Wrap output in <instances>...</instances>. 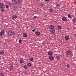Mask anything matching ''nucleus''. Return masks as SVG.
<instances>
[{"label":"nucleus","instance_id":"f257e3e1","mask_svg":"<svg viewBox=\"0 0 76 76\" xmlns=\"http://www.w3.org/2000/svg\"><path fill=\"white\" fill-rule=\"evenodd\" d=\"M66 53L67 54V55L70 56L72 54V52L71 50H67L66 51Z\"/></svg>","mask_w":76,"mask_h":76},{"label":"nucleus","instance_id":"f03ea898","mask_svg":"<svg viewBox=\"0 0 76 76\" xmlns=\"http://www.w3.org/2000/svg\"><path fill=\"white\" fill-rule=\"evenodd\" d=\"M13 34V31H10L8 33V34L9 36H12Z\"/></svg>","mask_w":76,"mask_h":76},{"label":"nucleus","instance_id":"7ed1b4c3","mask_svg":"<svg viewBox=\"0 0 76 76\" xmlns=\"http://www.w3.org/2000/svg\"><path fill=\"white\" fill-rule=\"evenodd\" d=\"M50 32L51 34H53L55 33V32H56V31L55 30V29H51Z\"/></svg>","mask_w":76,"mask_h":76},{"label":"nucleus","instance_id":"20e7f679","mask_svg":"<svg viewBox=\"0 0 76 76\" xmlns=\"http://www.w3.org/2000/svg\"><path fill=\"white\" fill-rule=\"evenodd\" d=\"M49 58L51 61H53V60H54V58L53 56H49Z\"/></svg>","mask_w":76,"mask_h":76},{"label":"nucleus","instance_id":"39448f33","mask_svg":"<svg viewBox=\"0 0 76 76\" xmlns=\"http://www.w3.org/2000/svg\"><path fill=\"white\" fill-rule=\"evenodd\" d=\"M4 4L0 2V8H3L4 7Z\"/></svg>","mask_w":76,"mask_h":76},{"label":"nucleus","instance_id":"423d86ee","mask_svg":"<svg viewBox=\"0 0 76 76\" xmlns=\"http://www.w3.org/2000/svg\"><path fill=\"white\" fill-rule=\"evenodd\" d=\"M12 3L13 4H17V1L16 0H12Z\"/></svg>","mask_w":76,"mask_h":76},{"label":"nucleus","instance_id":"0eeeda50","mask_svg":"<svg viewBox=\"0 0 76 76\" xmlns=\"http://www.w3.org/2000/svg\"><path fill=\"white\" fill-rule=\"evenodd\" d=\"M65 40H66V41H68V40H69V37L67 36H66L64 38Z\"/></svg>","mask_w":76,"mask_h":76},{"label":"nucleus","instance_id":"6e6552de","mask_svg":"<svg viewBox=\"0 0 76 76\" xmlns=\"http://www.w3.org/2000/svg\"><path fill=\"white\" fill-rule=\"evenodd\" d=\"M62 20L63 21H66L67 20V18L65 17H63L62 18Z\"/></svg>","mask_w":76,"mask_h":76},{"label":"nucleus","instance_id":"1a4fd4ad","mask_svg":"<svg viewBox=\"0 0 76 76\" xmlns=\"http://www.w3.org/2000/svg\"><path fill=\"white\" fill-rule=\"evenodd\" d=\"M72 21L73 23H75L76 22V18L74 17V18L72 19Z\"/></svg>","mask_w":76,"mask_h":76},{"label":"nucleus","instance_id":"9d476101","mask_svg":"<svg viewBox=\"0 0 76 76\" xmlns=\"http://www.w3.org/2000/svg\"><path fill=\"white\" fill-rule=\"evenodd\" d=\"M17 9H18L17 7H13L12 10L13 11H16V10H17Z\"/></svg>","mask_w":76,"mask_h":76},{"label":"nucleus","instance_id":"9b49d317","mask_svg":"<svg viewBox=\"0 0 76 76\" xmlns=\"http://www.w3.org/2000/svg\"><path fill=\"white\" fill-rule=\"evenodd\" d=\"M49 28L50 29H54V26L53 25H50V26Z\"/></svg>","mask_w":76,"mask_h":76},{"label":"nucleus","instance_id":"f8f14e48","mask_svg":"<svg viewBox=\"0 0 76 76\" xmlns=\"http://www.w3.org/2000/svg\"><path fill=\"white\" fill-rule=\"evenodd\" d=\"M53 52L51 51H49L48 52V54L49 56H52L53 55Z\"/></svg>","mask_w":76,"mask_h":76},{"label":"nucleus","instance_id":"ddd939ff","mask_svg":"<svg viewBox=\"0 0 76 76\" xmlns=\"http://www.w3.org/2000/svg\"><path fill=\"white\" fill-rule=\"evenodd\" d=\"M20 63H24V61L22 59H20Z\"/></svg>","mask_w":76,"mask_h":76},{"label":"nucleus","instance_id":"4468645a","mask_svg":"<svg viewBox=\"0 0 76 76\" xmlns=\"http://www.w3.org/2000/svg\"><path fill=\"white\" fill-rule=\"evenodd\" d=\"M36 35H37V36H39L40 35V32H39L37 31L36 33Z\"/></svg>","mask_w":76,"mask_h":76},{"label":"nucleus","instance_id":"2eb2a0df","mask_svg":"<svg viewBox=\"0 0 76 76\" xmlns=\"http://www.w3.org/2000/svg\"><path fill=\"white\" fill-rule=\"evenodd\" d=\"M27 66L29 67H31L32 66V64H31V63H28L27 64Z\"/></svg>","mask_w":76,"mask_h":76},{"label":"nucleus","instance_id":"dca6fc26","mask_svg":"<svg viewBox=\"0 0 76 76\" xmlns=\"http://www.w3.org/2000/svg\"><path fill=\"white\" fill-rule=\"evenodd\" d=\"M27 36H28V35L26 33H24L23 34V37H25V38H26V37H27Z\"/></svg>","mask_w":76,"mask_h":76},{"label":"nucleus","instance_id":"f3484780","mask_svg":"<svg viewBox=\"0 0 76 76\" xmlns=\"http://www.w3.org/2000/svg\"><path fill=\"white\" fill-rule=\"evenodd\" d=\"M12 18L13 19H15L17 18V16L15 15H14L12 17Z\"/></svg>","mask_w":76,"mask_h":76},{"label":"nucleus","instance_id":"a211bd4d","mask_svg":"<svg viewBox=\"0 0 76 76\" xmlns=\"http://www.w3.org/2000/svg\"><path fill=\"white\" fill-rule=\"evenodd\" d=\"M0 54L2 55H3L4 54V51L2 50L0 52Z\"/></svg>","mask_w":76,"mask_h":76},{"label":"nucleus","instance_id":"6ab92c4d","mask_svg":"<svg viewBox=\"0 0 76 76\" xmlns=\"http://www.w3.org/2000/svg\"><path fill=\"white\" fill-rule=\"evenodd\" d=\"M49 10L50 12H53V11H54V10L53 9H49Z\"/></svg>","mask_w":76,"mask_h":76},{"label":"nucleus","instance_id":"aec40b11","mask_svg":"<svg viewBox=\"0 0 76 76\" xmlns=\"http://www.w3.org/2000/svg\"><path fill=\"white\" fill-rule=\"evenodd\" d=\"M5 32V31L4 30H2L1 31V33L2 34H4Z\"/></svg>","mask_w":76,"mask_h":76},{"label":"nucleus","instance_id":"412c9836","mask_svg":"<svg viewBox=\"0 0 76 76\" xmlns=\"http://www.w3.org/2000/svg\"><path fill=\"white\" fill-rule=\"evenodd\" d=\"M10 69H13V65H11V66H10Z\"/></svg>","mask_w":76,"mask_h":76},{"label":"nucleus","instance_id":"4be33fe9","mask_svg":"<svg viewBox=\"0 0 76 76\" xmlns=\"http://www.w3.org/2000/svg\"><path fill=\"white\" fill-rule=\"evenodd\" d=\"M23 68L25 69H28V67L26 65H24L23 66Z\"/></svg>","mask_w":76,"mask_h":76},{"label":"nucleus","instance_id":"5701e85b","mask_svg":"<svg viewBox=\"0 0 76 76\" xmlns=\"http://www.w3.org/2000/svg\"><path fill=\"white\" fill-rule=\"evenodd\" d=\"M68 16L69 18H72V16L70 14H68Z\"/></svg>","mask_w":76,"mask_h":76},{"label":"nucleus","instance_id":"b1692460","mask_svg":"<svg viewBox=\"0 0 76 76\" xmlns=\"http://www.w3.org/2000/svg\"><path fill=\"white\" fill-rule=\"evenodd\" d=\"M34 59H33V58H29V61H32Z\"/></svg>","mask_w":76,"mask_h":76},{"label":"nucleus","instance_id":"393cba45","mask_svg":"<svg viewBox=\"0 0 76 76\" xmlns=\"http://www.w3.org/2000/svg\"><path fill=\"white\" fill-rule=\"evenodd\" d=\"M56 7H60V5H59V4H57L56 5Z\"/></svg>","mask_w":76,"mask_h":76},{"label":"nucleus","instance_id":"a878e982","mask_svg":"<svg viewBox=\"0 0 76 76\" xmlns=\"http://www.w3.org/2000/svg\"><path fill=\"white\" fill-rule=\"evenodd\" d=\"M5 6L6 7V9H8L9 7V6H8L7 5H6Z\"/></svg>","mask_w":76,"mask_h":76},{"label":"nucleus","instance_id":"bb28decb","mask_svg":"<svg viewBox=\"0 0 76 76\" xmlns=\"http://www.w3.org/2000/svg\"><path fill=\"white\" fill-rule=\"evenodd\" d=\"M4 9L3 8H1V12H4Z\"/></svg>","mask_w":76,"mask_h":76},{"label":"nucleus","instance_id":"cd10ccee","mask_svg":"<svg viewBox=\"0 0 76 76\" xmlns=\"http://www.w3.org/2000/svg\"><path fill=\"white\" fill-rule=\"evenodd\" d=\"M18 42L19 43H21V42H22V40H21V39H20L18 41Z\"/></svg>","mask_w":76,"mask_h":76},{"label":"nucleus","instance_id":"c85d7f7f","mask_svg":"<svg viewBox=\"0 0 76 76\" xmlns=\"http://www.w3.org/2000/svg\"><path fill=\"white\" fill-rule=\"evenodd\" d=\"M56 58H57V59H58L60 58V57H59V56H56Z\"/></svg>","mask_w":76,"mask_h":76},{"label":"nucleus","instance_id":"c756f323","mask_svg":"<svg viewBox=\"0 0 76 76\" xmlns=\"http://www.w3.org/2000/svg\"><path fill=\"white\" fill-rule=\"evenodd\" d=\"M58 29H60L61 28V26H59L58 27Z\"/></svg>","mask_w":76,"mask_h":76},{"label":"nucleus","instance_id":"7c9ffc66","mask_svg":"<svg viewBox=\"0 0 76 76\" xmlns=\"http://www.w3.org/2000/svg\"><path fill=\"white\" fill-rule=\"evenodd\" d=\"M66 67H68V68L70 67V65H69V64H67L66 65Z\"/></svg>","mask_w":76,"mask_h":76},{"label":"nucleus","instance_id":"2f4dec72","mask_svg":"<svg viewBox=\"0 0 76 76\" xmlns=\"http://www.w3.org/2000/svg\"><path fill=\"white\" fill-rule=\"evenodd\" d=\"M37 18H38V17L36 16H34L33 17V18H34V19H36Z\"/></svg>","mask_w":76,"mask_h":76},{"label":"nucleus","instance_id":"473e14b6","mask_svg":"<svg viewBox=\"0 0 76 76\" xmlns=\"http://www.w3.org/2000/svg\"><path fill=\"white\" fill-rule=\"evenodd\" d=\"M2 36V33H1L0 32V37H1Z\"/></svg>","mask_w":76,"mask_h":76},{"label":"nucleus","instance_id":"72a5a7b5","mask_svg":"<svg viewBox=\"0 0 76 76\" xmlns=\"http://www.w3.org/2000/svg\"><path fill=\"white\" fill-rule=\"evenodd\" d=\"M32 32H35V29H34L33 30H32Z\"/></svg>","mask_w":76,"mask_h":76},{"label":"nucleus","instance_id":"f704fd0d","mask_svg":"<svg viewBox=\"0 0 76 76\" xmlns=\"http://www.w3.org/2000/svg\"><path fill=\"white\" fill-rule=\"evenodd\" d=\"M18 2V3H20V0H17Z\"/></svg>","mask_w":76,"mask_h":76},{"label":"nucleus","instance_id":"c9c22d12","mask_svg":"<svg viewBox=\"0 0 76 76\" xmlns=\"http://www.w3.org/2000/svg\"><path fill=\"white\" fill-rule=\"evenodd\" d=\"M45 1H49V0H44Z\"/></svg>","mask_w":76,"mask_h":76},{"label":"nucleus","instance_id":"e433bc0d","mask_svg":"<svg viewBox=\"0 0 76 76\" xmlns=\"http://www.w3.org/2000/svg\"><path fill=\"white\" fill-rule=\"evenodd\" d=\"M2 75L3 74H2L0 73V76H2Z\"/></svg>","mask_w":76,"mask_h":76},{"label":"nucleus","instance_id":"4c0bfd02","mask_svg":"<svg viewBox=\"0 0 76 76\" xmlns=\"http://www.w3.org/2000/svg\"><path fill=\"white\" fill-rule=\"evenodd\" d=\"M40 5H41V6H43V5H44V4H43L41 3V4H40Z\"/></svg>","mask_w":76,"mask_h":76},{"label":"nucleus","instance_id":"58836bf2","mask_svg":"<svg viewBox=\"0 0 76 76\" xmlns=\"http://www.w3.org/2000/svg\"><path fill=\"white\" fill-rule=\"evenodd\" d=\"M24 73H25V74H26V71H24Z\"/></svg>","mask_w":76,"mask_h":76},{"label":"nucleus","instance_id":"ea45409f","mask_svg":"<svg viewBox=\"0 0 76 76\" xmlns=\"http://www.w3.org/2000/svg\"><path fill=\"white\" fill-rule=\"evenodd\" d=\"M74 36L75 37H76V34H74Z\"/></svg>","mask_w":76,"mask_h":76},{"label":"nucleus","instance_id":"a19ab883","mask_svg":"<svg viewBox=\"0 0 76 76\" xmlns=\"http://www.w3.org/2000/svg\"><path fill=\"white\" fill-rule=\"evenodd\" d=\"M67 29L68 30H69V28H67Z\"/></svg>","mask_w":76,"mask_h":76},{"label":"nucleus","instance_id":"79ce46f5","mask_svg":"<svg viewBox=\"0 0 76 76\" xmlns=\"http://www.w3.org/2000/svg\"><path fill=\"white\" fill-rule=\"evenodd\" d=\"M75 50H76V46H75Z\"/></svg>","mask_w":76,"mask_h":76},{"label":"nucleus","instance_id":"37998d69","mask_svg":"<svg viewBox=\"0 0 76 76\" xmlns=\"http://www.w3.org/2000/svg\"><path fill=\"white\" fill-rule=\"evenodd\" d=\"M75 15H76V12H75Z\"/></svg>","mask_w":76,"mask_h":76},{"label":"nucleus","instance_id":"c03bdc74","mask_svg":"<svg viewBox=\"0 0 76 76\" xmlns=\"http://www.w3.org/2000/svg\"><path fill=\"white\" fill-rule=\"evenodd\" d=\"M2 76H4V75H2Z\"/></svg>","mask_w":76,"mask_h":76},{"label":"nucleus","instance_id":"a18cd8bd","mask_svg":"<svg viewBox=\"0 0 76 76\" xmlns=\"http://www.w3.org/2000/svg\"><path fill=\"white\" fill-rule=\"evenodd\" d=\"M45 16H47V15H45Z\"/></svg>","mask_w":76,"mask_h":76},{"label":"nucleus","instance_id":"49530a36","mask_svg":"<svg viewBox=\"0 0 76 76\" xmlns=\"http://www.w3.org/2000/svg\"><path fill=\"white\" fill-rule=\"evenodd\" d=\"M9 4H10V2H9Z\"/></svg>","mask_w":76,"mask_h":76},{"label":"nucleus","instance_id":"de8ad7c7","mask_svg":"<svg viewBox=\"0 0 76 76\" xmlns=\"http://www.w3.org/2000/svg\"><path fill=\"white\" fill-rule=\"evenodd\" d=\"M43 43H44V42H43L42 43V44H43Z\"/></svg>","mask_w":76,"mask_h":76}]
</instances>
